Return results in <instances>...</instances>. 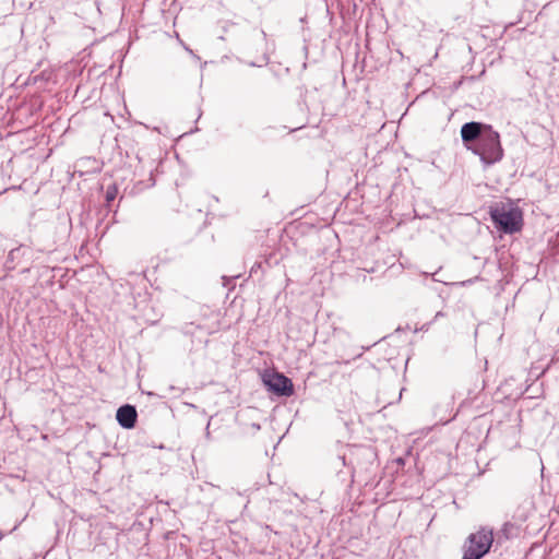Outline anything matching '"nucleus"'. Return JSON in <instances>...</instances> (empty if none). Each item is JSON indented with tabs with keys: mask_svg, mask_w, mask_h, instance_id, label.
Listing matches in <instances>:
<instances>
[{
	"mask_svg": "<svg viewBox=\"0 0 559 559\" xmlns=\"http://www.w3.org/2000/svg\"><path fill=\"white\" fill-rule=\"evenodd\" d=\"M461 138L465 147L479 156L485 166L493 165L503 158L500 135L490 124L466 122L461 128Z\"/></svg>",
	"mask_w": 559,
	"mask_h": 559,
	"instance_id": "f257e3e1",
	"label": "nucleus"
},
{
	"mask_svg": "<svg viewBox=\"0 0 559 559\" xmlns=\"http://www.w3.org/2000/svg\"><path fill=\"white\" fill-rule=\"evenodd\" d=\"M490 218L496 228L504 234L519 231L523 222L522 212L518 207L507 206L504 204L491 207Z\"/></svg>",
	"mask_w": 559,
	"mask_h": 559,
	"instance_id": "f03ea898",
	"label": "nucleus"
},
{
	"mask_svg": "<svg viewBox=\"0 0 559 559\" xmlns=\"http://www.w3.org/2000/svg\"><path fill=\"white\" fill-rule=\"evenodd\" d=\"M493 543V532L489 527H480L472 533L464 544L463 559H481L490 550Z\"/></svg>",
	"mask_w": 559,
	"mask_h": 559,
	"instance_id": "7ed1b4c3",
	"label": "nucleus"
},
{
	"mask_svg": "<svg viewBox=\"0 0 559 559\" xmlns=\"http://www.w3.org/2000/svg\"><path fill=\"white\" fill-rule=\"evenodd\" d=\"M265 383L275 394L290 396L294 393L292 380L282 373L273 374Z\"/></svg>",
	"mask_w": 559,
	"mask_h": 559,
	"instance_id": "20e7f679",
	"label": "nucleus"
},
{
	"mask_svg": "<svg viewBox=\"0 0 559 559\" xmlns=\"http://www.w3.org/2000/svg\"><path fill=\"white\" fill-rule=\"evenodd\" d=\"M118 424L124 429H131L135 426L138 413L133 405L126 404L118 408L116 414Z\"/></svg>",
	"mask_w": 559,
	"mask_h": 559,
	"instance_id": "39448f33",
	"label": "nucleus"
},
{
	"mask_svg": "<svg viewBox=\"0 0 559 559\" xmlns=\"http://www.w3.org/2000/svg\"><path fill=\"white\" fill-rule=\"evenodd\" d=\"M520 533V527L512 523V522H506L500 531V534L506 538H513L518 536Z\"/></svg>",
	"mask_w": 559,
	"mask_h": 559,
	"instance_id": "423d86ee",
	"label": "nucleus"
},
{
	"mask_svg": "<svg viewBox=\"0 0 559 559\" xmlns=\"http://www.w3.org/2000/svg\"><path fill=\"white\" fill-rule=\"evenodd\" d=\"M117 193H118V190L115 186L108 187L106 190V194H105L106 202L110 203L111 201H114L117 197Z\"/></svg>",
	"mask_w": 559,
	"mask_h": 559,
	"instance_id": "0eeeda50",
	"label": "nucleus"
},
{
	"mask_svg": "<svg viewBox=\"0 0 559 559\" xmlns=\"http://www.w3.org/2000/svg\"><path fill=\"white\" fill-rule=\"evenodd\" d=\"M441 316H443V313L439 311L437 312L436 318H441Z\"/></svg>",
	"mask_w": 559,
	"mask_h": 559,
	"instance_id": "6e6552de",
	"label": "nucleus"
},
{
	"mask_svg": "<svg viewBox=\"0 0 559 559\" xmlns=\"http://www.w3.org/2000/svg\"><path fill=\"white\" fill-rule=\"evenodd\" d=\"M15 251H16V250H11V251H10V253H9V255H10V257H13V254L15 253Z\"/></svg>",
	"mask_w": 559,
	"mask_h": 559,
	"instance_id": "1a4fd4ad",
	"label": "nucleus"
}]
</instances>
